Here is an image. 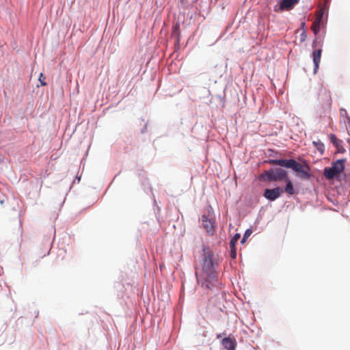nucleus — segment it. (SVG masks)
<instances>
[{"instance_id": "f257e3e1", "label": "nucleus", "mask_w": 350, "mask_h": 350, "mask_svg": "<svg viewBox=\"0 0 350 350\" xmlns=\"http://www.w3.org/2000/svg\"><path fill=\"white\" fill-rule=\"evenodd\" d=\"M217 258L209 247H204L201 257L196 267V275L198 282L208 289H211L217 282L216 267Z\"/></svg>"}, {"instance_id": "f03ea898", "label": "nucleus", "mask_w": 350, "mask_h": 350, "mask_svg": "<svg viewBox=\"0 0 350 350\" xmlns=\"http://www.w3.org/2000/svg\"><path fill=\"white\" fill-rule=\"evenodd\" d=\"M268 162L272 165L291 168L299 174L301 178L309 179L311 176L310 167L307 163L301 164L294 159H271Z\"/></svg>"}, {"instance_id": "7ed1b4c3", "label": "nucleus", "mask_w": 350, "mask_h": 350, "mask_svg": "<svg viewBox=\"0 0 350 350\" xmlns=\"http://www.w3.org/2000/svg\"><path fill=\"white\" fill-rule=\"evenodd\" d=\"M260 178L268 182L282 181L288 178V174L286 171L282 168H275L265 171L260 175Z\"/></svg>"}, {"instance_id": "20e7f679", "label": "nucleus", "mask_w": 350, "mask_h": 350, "mask_svg": "<svg viewBox=\"0 0 350 350\" xmlns=\"http://www.w3.org/2000/svg\"><path fill=\"white\" fill-rule=\"evenodd\" d=\"M202 224L208 234L213 235L215 231L216 222L214 211L211 206L207 209L206 213L202 216Z\"/></svg>"}, {"instance_id": "39448f33", "label": "nucleus", "mask_w": 350, "mask_h": 350, "mask_svg": "<svg viewBox=\"0 0 350 350\" xmlns=\"http://www.w3.org/2000/svg\"><path fill=\"white\" fill-rule=\"evenodd\" d=\"M345 159H338L333 162L330 167L324 169L323 175L327 179H332L340 174L345 169Z\"/></svg>"}, {"instance_id": "423d86ee", "label": "nucleus", "mask_w": 350, "mask_h": 350, "mask_svg": "<svg viewBox=\"0 0 350 350\" xmlns=\"http://www.w3.org/2000/svg\"><path fill=\"white\" fill-rule=\"evenodd\" d=\"M283 193L282 189L277 187L274 189H266L264 191V197L269 200L274 201Z\"/></svg>"}, {"instance_id": "0eeeda50", "label": "nucleus", "mask_w": 350, "mask_h": 350, "mask_svg": "<svg viewBox=\"0 0 350 350\" xmlns=\"http://www.w3.org/2000/svg\"><path fill=\"white\" fill-rule=\"evenodd\" d=\"M298 2L299 0H282L279 5H275L274 10L279 12L284 10H291Z\"/></svg>"}, {"instance_id": "6e6552de", "label": "nucleus", "mask_w": 350, "mask_h": 350, "mask_svg": "<svg viewBox=\"0 0 350 350\" xmlns=\"http://www.w3.org/2000/svg\"><path fill=\"white\" fill-rule=\"evenodd\" d=\"M323 13H324L323 10V9L320 10L317 12V16L315 18V20H314V21L312 23V31H313L314 34H317L319 32V31H320L321 23V21H322V18H323Z\"/></svg>"}, {"instance_id": "1a4fd4ad", "label": "nucleus", "mask_w": 350, "mask_h": 350, "mask_svg": "<svg viewBox=\"0 0 350 350\" xmlns=\"http://www.w3.org/2000/svg\"><path fill=\"white\" fill-rule=\"evenodd\" d=\"M321 53H322L321 49H317V50H314L313 51L312 56H313V62L314 64V73H317V72L319 68V64L321 62Z\"/></svg>"}, {"instance_id": "9d476101", "label": "nucleus", "mask_w": 350, "mask_h": 350, "mask_svg": "<svg viewBox=\"0 0 350 350\" xmlns=\"http://www.w3.org/2000/svg\"><path fill=\"white\" fill-rule=\"evenodd\" d=\"M236 340L230 337L224 338L222 340V345L228 350H235Z\"/></svg>"}, {"instance_id": "9b49d317", "label": "nucleus", "mask_w": 350, "mask_h": 350, "mask_svg": "<svg viewBox=\"0 0 350 350\" xmlns=\"http://www.w3.org/2000/svg\"><path fill=\"white\" fill-rule=\"evenodd\" d=\"M329 139L331 142L336 147L338 152L340 153H344L345 150L342 146V142L338 139L336 136L334 134H331L329 135Z\"/></svg>"}, {"instance_id": "f8f14e48", "label": "nucleus", "mask_w": 350, "mask_h": 350, "mask_svg": "<svg viewBox=\"0 0 350 350\" xmlns=\"http://www.w3.org/2000/svg\"><path fill=\"white\" fill-rule=\"evenodd\" d=\"M286 183V187H285V192H286L289 195H293L295 193V189L293 187V183L291 180L288 178L286 180H284Z\"/></svg>"}, {"instance_id": "ddd939ff", "label": "nucleus", "mask_w": 350, "mask_h": 350, "mask_svg": "<svg viewBox=\"0 0 350 350\" xmlns=\"http://www.w3.org/2000/svg\"><path fill=\"white\" fill-rule=\"evenodd\" d=\"M313 144L315 148L323 154L324 152V144L320 141L313 142Z\"/></svg>"}, {"instance_id": "4468645a", "label": "nucleus", "mask_w": 350, "mask_h": 350, "mask_svg": "<svg viewBox=\"0 0 350 350\" xmlns=\"http://www.w3.org/2000/svg\"><path fill=\"white\" fill-rule=\"evenodd\" d=\"M239 238L240 234L238 233L235 234L233 238L230 240V246L234 247Z\"/></svg>"}, {"instance_id": "2eb2a0df", "label": "nucleus", "mask_w": 350, "mask_h": 350, "mask_svg": "<svg viewBox=\"0 0 350 350\" xmlns=\"http://www.w3.org/2000/svg\"><path fill=\"white\" fill-rule=\"evenodd\" d=\"M252 232V230L250 229L245 231L244 236L241 239V243H244L246 241L247 239L251 235Z\"/></svg>"}, {"instance_id": "dca6fc26", "label": "nucleus", "mask_w": 350, "mask_h": 350, "mask_svg": "<svg viewBox=\"0 0 350 350\" xmlns=\"http://www.w3.org/2000/svg\"><path fill=\"white\" fill-rule=\"evenodd\" d=\"M230 257L232 258H235L237 257V252L235 250V246H230Z\"/></svg>"}, {"instance_id": "f3484780", "label": "nucleus", "mask_w": 350, "mask_h": 350, "mask_svg": "<svg viewBox=\"0 0 350 350\" xmlns=\"http://www.w3.org/2000/svg\"><path fill=\"white\" fill-rule=\"evenodd\" d=\"M44 79H45V77H44L43 74L41 73L40 75V77H39V81H40V82L42 85H46V83L45 82Z\"/></svg>"}, {"instance_id": "a211bd4d", "label": "nucleus", "mask_w": 350, "mask_h": 350, "mask_svg": "<svg viewBox=\"0 0 350 350\" xmlns=\"http://www.w3.org/2000/svg\"><path fill=\"white\" fill-rule=\"evenodd\" d=\"M341 112H344L345 113L344 114L347 117V118L348 120V122L350 123V117L348 116L347 111L345 109H341ZM347 142L350 144V139H347Z\"/></svg>"}, {"instance_id": "6ab92c4d", "label": "nucleus", "mask_w": 350, "mask_h": 350, "mask_svg": "<svg viewBox=\"0 0 350 350\" xmlns=\"http://www.w3.org/2000/svg\"><path fill=\"white\" fill-rule=\"evenodd\" d=\"M178 28H179V25H176V26L175 27V29H176V30H177Z\"/></svg>"}, {"instance_id": "aec40b11", "label": "nucleus", "mask_w": 350, "mask_h": 350, "mask_svg": "<svg viewBox=\"0 0 350 350\" xmlns=\"http://www.w3.org/2000/svg\"><path fill=\"white\" fill-rule=\"evenodd\" d=\"M301 35H302V36H304L306 37V34H305V33H304H304H302V34H301Z\"/></svg>"}]
</instances>
